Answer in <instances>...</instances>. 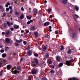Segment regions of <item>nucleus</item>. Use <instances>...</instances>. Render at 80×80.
<instances>
[{"label": "nucleus", "mask_w": 80, "mask_h": 80, "mask_svg": "<svg viewBox=\"0 0 80 80\" xmlns=\"http://www.w3.org/2000/svg\"><path fill=\"white\" fill-rule=\"evenodd\" d=\"M6 60L5 59H2V58L0 59V67H2V64H5Z\"/></svg>", "instance_id": "nucleus-1"}, {"label": "nucleus", "mask_w": 80, "mask_h": 80, "mask_svg": "<svg viewBox=\"0 0 80 80\" xmlns=\"http://www.w3.org/2000/svg\"><path fill=\"white\" fill-rule=\"evenodd\" d=\"M32 67H37V65H38V62L37 60L36 59L33 62H32Z\"/></svg>", "instance_id": "nucleus-2"}, {"label": "nucleus", "mask_w": 80, "mask_h": 80, "mask_svg": "<svg viewBox=\"0 0 80 80\" xmlns=\"http://www.w3.org/2000/svg\"><path fill=\"white\" fill-rule=\"evenodd\" d=\"M74 62V60L72 59V60H70L69 61L67 60L66 62V64L68 66H70L71 65V63H72Z\"/></svg>", "instance_id": "nucleus-3"}, {"label": "nucleus", "mask_w": 80, "mask_h": 80, "mask_svg": "<svg viewBox=\"0 0 80 80\" xmlns=\"http://www.w3.org/2000/svg\"><path fill=\"white\" fill-rule=\"evenodd\" d=\"M72 39H75L78 37L77 33L75 32H72L71 34Z\"/></svg>", "instance_id": "nucleus-4"}, {"label": "nucleus", "mask_w": 80, "mask_h": 80, "mask_svg": "<svg viewBox=\"0 0 80 80\" xmlns=\"http://www.w3.org/2000/svg\"><path fill=\"white\" fill-rule=\"evenodd\" d=\"M72 17H73V18H74V19L75 20V21H76V22H77V20L76 19V18H78L79 17V16H78V15H77L76 14H74V15L72 14ZM76 17V18L75 17Z\"/></svg>", "instance_id": "nucleus-5"}, {"label": "nucleus", "mask_w": 80, "mask_h": 80, "mask_svg": "<svg viewBox=\"0 0 80 80\" xmlns=\"http://www.w3.org/2000/svg\"><path fill=\"white\" fill-rule=\"evenodd\" d=\"M38 70H36V69H33L31 73L33 75H35L36 74Z\"/></svg>", "instance_id": "nucleus-6"}, {"label": "nucleus", "mask_w": 80, "mask_h": 80, "mask_svg": "<svg viewBox=\"0 0 80 80\" xmlns=\"http://www.w3.org/2000/svg\"><path fill=\"white\" fill-rule=\"evenodd\" d=\"M33 52H32L31 51V50H28V51L27 52V54L29 56H31Z\"/></svg>", "instance_id": "nucleus-7"}, {"label": "nucleus", "mask_w": 80, "mask_h": 80, "mask_svg": "<svg viewBox=\"0 0 80 80\" xmlns=\"http://www.w3.org/2000/svg\"><path fill=\"white\" fill-rule=\"evenodd\" d=\"M48 48V45H46V46H44L43 48H42L43 50L44 51H45L47 50Z\"/></svg>", "instance_id": "nucleus-8"}, {"label": "nucleus", "mask_w": 80, "mask_h": 80, "mask_svg": "<svg viewBox=\"0 0 80 80\" xmlns=\"http://www.w3.org/2000/svg\"><path fill=\"white\" fill-rule=\"evenodd\" d=\"M7 23L9 26H10L11 25H13L14 24L13 22H11L10 23L9 22H8V21H7Z\"/></svg>", "instance_id": "nucleus-9"}, {"label": "nucleus", "mask_w": 80, "mask_h": 80, "mask_svg": "<svg viewBox=\"0 0 80 80\" xmlns=\"http://www.w3.org/2000/svg\"><path fill=\"white\" fill-rule=\"evenodd\" d=\"M68 80H80L78 78H76V77H73L72 78H69Z\"/></svg>", "instance_id": "nucleus-10"}, {"label": "nucleus", "mask_w": 80, "mask_h": 80, "mask_svg": "<svg viewBox=\"0 0 80 80\" xmlns=\"http://www.w3.org/2000/svg\"><path fill=\"white\" fill-rule=\"evenodd\" d=\"M5 42L6 43H7L8 44V43H9V42H10V40L9 38H6L5 39Z\"/></svg>", "instance_id": "nucleus-11"}, {"label": "nucleus", "mask_w": 80, "mask_h": 80, "mask_svg": "<svg viewBox=\"0 0 80 80\" xmlns=\"http://www.w3.org/2000/svg\"><path fill=\"white\" fill-rule=\"evenodd\" d=\"M50 24V22H45L43 25L44 26H47L48 25H49Z\"/></svg>", "instance_id": "nucleus-12"}, {"label": "nucleus", "mask_w": 80, "mask_h": 80, "mask_svg": "<svg viewBox=\"0 0 80 80\" xmlns=\"http://www.w3.org/2000/svg\"><path fill=\"white\" fill-rule=\"evenodd\" d=\"M0 9L1 12H3L5 11V10L2 5H0Z\"/></svg>", "instance_id": "nucleus-13"}, {"label": "nucleus", "mask_w": 80, "mask_h": 80, "mask_svg": "<svg viewBox=\"0 0 80 80\" xmlns=\"http://www.w3.org/2000/svg\"><path fill=\"white\" fill-rule=\"evenodd\" d=\"M13 28L15 29H18V28H19L20 27L19 25H15L13 27Z\"/></svg>", "instance_id": "nucleus-14"}, {"label": "nucleus", "mask_w": 80, "mask_h": 80, "mask_svg": "<svg viewBox=\"0 0 80 80\" xmlns=\"http://www.w3.org/2000/svg\"><path fill=\"white\" fill-rule=\"evenodd\" d=\"M12 68V67L10 65H8L7 66V70H10Z\"/></svg>", "instance_id": "nucleus-15"}, {"label": "nucleus", "mask_w": 80, "mask_h": 80, "mask_svg": "<svg viewBox=\"0 0 80 80\" xmlns=\"http://www.w3.org/2000/svg\"><path fill=\"white\" fill-rule=\"evenodd\" d=\"M56 59L57 61L59 62L60 60V58L59 56H57L56 57Z\"/></svg>", "instance_id": "nucleus-16"}, {"label": "nucleus", "mask_w": 80, "mask_h": 80, "mask_svg": "<svg viewBox=\"0 0 80 80\" xmlns=\"http://www.w3.org/2000/svg\"><path fill=\"white\" fill-rule=\"evenodd\" d=\"M68 0H62V2L63 4H66L67 3Z\"/></svg>", "instance_id": "nucleus-17"}, {"label": "nucleus", "mask_w": 80, "mask_h": 80, "mask_svg": "<svg viewBox=\"0 0 80 80\" xmlns=\"http://www.w3.org/2000/svg\"><path fill=\"white\" fill-rule=\"evenodd\" d=\"M63 65V63H59V65H58V66L60 68H61L62 67Z\"/></svg>", "instance_id": "nucleus-18"}, {"label": "nucleus", "mask_w": 80, "mask_h": 80, "mask_svg": "<svg viewBox=\"0 0 80 80\" xmlns=\"http://www.w3.org/2000/svg\"><path fill=\"white\" fill-rule=\"evenodd\" d=\"M6 56L7 54H6L5 53H3L2 54V58H5V57H6Z\"/></svg>", "instance_id": "nucleus-19"}, {"label": "nucleus", "mask_w": 80, "mask_h": 80, "mask_svg": "<svg viewBox=\"0 0 80 80\" xmlns=\"http://www.w3.org/2000/svg\"><path fill=\"white\" fill-rule=\"evenodd\" d=\"M71 52L72 50H71V49H68L67 51V53L68 54H71Z\"/></svg>", "instance_id": "nucleus-20"}, {"label": "nucleus", "mask_w": 80, "mask_h": 80, "mask_svg": "<svg viewBox=\"0 0 80 80\" xmlns=\"http://www.w3.org/2000/svg\"><path fill=\"white\" fill-rule=\"evenodd\" d=\"M34 34L36 36V37H38V32H34Z\"/></svg>", "instance_id": "nucleus-21"}, {"label": "nucleus", "mask_w": 80, "mask_h": 80, "mask_svg": "<svg viewBox=\"0 0 80 80\" xmlns=\"http://www.w3.org/2000/svg\"><path fill=\"white\" fill-rule=\"evenodd\" d=\"M50 72L49 73H50L51 74H52V73L54 74L55 73V71L53 70H51Z\"/></svg>", "instance_id": "nucleus-22"}, {"label": "nucleus", "mask_w": 80, "mask_h": 80, "mask_svg": "<svg viewBox=\"0 0 80 80\" xmlns=\"http://www.w3.org/2000/svg\"><path fill=\"white\" fill-rule=\"evenodd\" d=\"M27 17L28 19H31L32 17V16L31 15H30L29 16H27Z\"/></svg>", "instance_id": "nucleus-23"}, {"label": "nucleus", "mask_w": 80, "mask_h": 80, "mask_svg": "<svg viewBox=\"0 0 80 80\" xmlns=\"http://www.w3.org/2000/svg\"><path fill=\"white\" fill-rule=\"evenodd\" d=\"M17 69L18 70H21V68L20 67V65H18Z\"/></svg>", "instance_id": "nucleus-24"}, {"label": "nucleus", "mask_w": 80, "mask_h": 80, "mask_svg": "<svg viewBox=\"0 0 80 80\" xmlns=\"http://www.w3.org/2000/svg\"><path fill=\"white\" fill-rule=\"evenodd\" d=\"M75 8L76 11H78L79 8L78 7H75Z\"/></svg>", "instance_id": "nucleus-25"}, {"label": "nucleus", "mask_w": 80, "mask_h": 80, "mask_svg": "<svg viewBox=\"0 0 80 80\" xmlns=\"http://www.w3.org/2000/svg\"><path fill=\"white\" fill-rule=\"evenodd\" d=\"M35 28L34 27V26H33L32 28H31L30 29L31 31H34L35 30Z\"/></svg>", "instance_id": "nucleus-26"}, {"label": "nucleus", "mask_w": 80, "mask_h": 80, "mask_svg": "<svg viewBox=\"0 0 80 80\" xmlns=\"http://www.w3.org/2000/svg\"><path fill=\"white\" fill-rule=\"evenodd\" d=\"M20 18L21 19H23V18H24V16L23 15H21L20 17Z\"/></svg>", "instance_id": "nucleus-27"}, {"label": "nucleus", "mask_w": 80, "mask_h": 80, "mask_svg": "<svg viewBox=\"0 0 80 80\" xmlns=\"http://www.w3.org/2000/svg\"><path fill=\"white\" fill-rule=\"evenodd\" d=\"M16 42L19 43H20L21 42H22V39H20V41L19 40H16Z\"/></svg>", "instance_id": "nucleus-28"}, {"label": "nucleus", "mask_w": 80, "mask_h": 80, "mask_svg": "<svg viewBox=\"0 0 80 80\" xmlns=\"http://www.w3.org/2000/svg\"><path fill=\"white\" fill-rule=\"evenodd\" d=\"M45 37L46 38H47V39H48V38H49V36L48 34H46L45 36Z\"/></svg>", "instance_id": "nucleus-29"}, {"label": "nucleus", "mask_w": 80, "mask_h": 80, "mask_svg": "<svg viewBox=\"0 0 80 80\" xmlns=\"http://www.w3.org/2000/svg\"><path fill=\"white\" fill-rule=\"evenodd\" d=\"M13 72L14 74H17V73L18 72V71H17V70H15L14 71H13Z\"/></svg>", "instance_id": "nucleus-30"}, {"label": "nucleus", "mask_w": 80, "mask_h": 80, "mask_svg": "<svg viewBox=\"0 0 80 80\" xmlns=\"http://www.w3.org/2000/svg\"><path fill=\"white\" fill-rule=\"evenodd\" d=\"M37 12H38V11L37 10H35L34 12V14L35 15H36L37 14Z\"/></svg>", "instance_id": "nucleus-31"}, {"label": "nucleus", "mask_w": 80, "mask_h": 80, "mask_svg": "<svg viewBox=\"0 0 80 80\" xmlns=\"http://www.w3.org/2000/svg\"><path fill=\"white\" fill-rule=\"evenodd\" d=\"M34 56L35 57H38L39 54L38 53H34Z\"/></svg>", "instance_id": "nucleus-32"}, {"label": "nucleus", "mask_w": 80, "mask_h": 80, "mask_svg": "<svg viewBox=\"0 0 80 80\" xmlns=\"http://www.w3.org/2000/svg\"><path fill=\"white\" fill-rule=\"evenodd\" d=\"M9 49V47H5V51H8Z\"/></svg>", "instance_id": "nucleus-33"}, {"label": "nucleus", "mask_w": 80, "mask_h": 80, "mask_svg": "<svg viewBox=\"0 0 80 80\" xmlns=\"http://www.w3.org/2000/svg\"><path fill=\"white\" fill-rule=\"evenodd\" d=\"M61 48H60V49L61 50H62L64 49V46H62V45L61 46Z\"/></svg>", "instance_id": "nucleus-34"}, {"label": "nucleus", "mask_w": 80, "mask_h": 80, "mask_svg": "<svg viewBox=\"0 0 80 80\" xmlns=\"http://www.w3.org/2000/svg\"><path fill=\"white\" fill-rule=\"evenodd\" d=\"M10 31H7L6 32V35H9L10 34Z\"/></svg>", "instance_id": "nucleus-35"}, {"label": "nucleus", "mask_w": 80, "mask_h": 80, "mask_svg": "<svg viewBox=\"0 0 80 80\" xmlns=\"http://www.w3.org/2000/svg\"><path fill=\"white\" fill-rule=\"evenodd\" d=\"M3 70H2L1 72H0V75H3Z\"/></svg>", "instance_id": "nucleus-36"}, {"label": "nucleus", "mask_w": 80, "mask_h": 80, "mask_svg": "<svg viewBox=\"0 0 80 80\" xmlns=\"http://www.w3.org/2000/svg\"><path fill=\"white\" fill-rule=\"evenodd\" d=\"M15 45L16 46H18L19 44L17 42H15Z\"/></svg>", "instance_id": "nucleus-37"}, {"label": "nucleus", "mask_w": 80, "mask_h": 80, "mask_svg": "<svg viewBox=\"0 0 80 80\" xmlns=\"http://www.w3.org/2000/svg\"><path fill=\"white\" fill-rule=\"evenodd\" d=\"M48 57H49V54L48 53H47V55L46 56V58H48Z\"/></svg>", "instance_id": "nucleus-38"}, {"label": "nucleus", "mask_w": 80, "mask_h": 80, "mask_svg": "<svg viewBox=\"0 0 80 80\" xmlns=\"http://www.w3.org/2000/svg\"><path fill=\"white\" fill-rule=\"evenodd\" d=\"M48 63L49 64H51L52 63V61H47Z\"/></svg>", "instance_id": "nucleus-39"}, {"label": "nucleus", "mask_w": 80, "mask_h": 80, "mask_svg": "<svg viewBox=\"0 0 80 80\" xmlns=\"http://www.w3.org/2000/svg\"><path fill=\"white\" fill-rule=\"evenodd\" d=\"M3 15L2 16L3 17H4L6 15V13L5 12H3Z\"/></svg>", "instance_id": "nucleus-40"}, {"label": "nucleus", "mask_w": 80, "mask_h": 80, "mask_svg": "<svg viewBox=\"0 0 80 80\" xmlns=\"http://www.w3.org/2000/svg\"><path fill=\"white\" fill-rule=\"evenodd\" d=\"M23 43L25 45L27 44V42L26 41H24L23 42Z\"/></svg>", "instance_id": "nucleus-41"}, {"label": "nucleus", "mask_w": 80, "mask_h": 80, "mask_svg": "<svg viewBox=\"0 0 80 80\" xmlns=\"http://www.w3.org/2000/svg\"><path fill=\"white\" fill-rule=\"evenodd\" d=\"M31 80V77L30 76H28V80Z\"/></svg>", "instance_id": "nucleus-42"}, {"label": "nucleus", "mask_w": 80, "mask_h": 80, "mask_svg": "<svg viewBox=\"0 0 80 80\" xmlns=\"http://www.w3.org/2000/svg\"><path fill=\"white\" fill-rule=\"evenodd\" d=\"M15 13L17 15H19L20 14L18 12H16Z\"/></svg>", "instance_id": "nucleus-43"}, {"label": "nucleus", "mask_w": 80, "mask_h": 80, "mask_svg": "<svg viewBox=\"0 0 80 80\" xmlns=\"http://www.w3.org/2000/svg\"><path fill=\"white\" fill-rule=\"evenodd\" d=\"M0 51L1 52H4L5 51V50L4 49H1Z\"/></svg>", "instance_id": "nucleus-44"}, {"label": "nucleus", "mask_w": 80, "mask_h": 80, "mask_svg": "<svg viewBox=\"0 0 80 80\" xmlns=\"http://www.w3.org/2000/svg\"><path fill=\"white\" fill-rule=\"evenodd\" d=\"M4 27H6L7 26V23H4Z\"/></svg>", "instance_id": "nucleus-45"}, {"label": "nucleus", "mask_w": 80, "mask_h": 80, "mask_svg": "<svg viewBox=\"0 0 80 80\" xmlns=\"http://www.w3.org/2000/svg\"><path fill=\"white\" fill-rule=\"evenodd\" d=\"M41 80H47V78H42Z\"/></svg>", "instance_id": "nucleus-46"}, {"label": "nucleus", "mask_w": 80, "mask_h": 80, "mask_svg": "<svg viewBox=\"0 0 80 80\" xmlns=\"http://www.w3.org/2000/svg\"><path fill=\"white\" fill-rule=\"evenodd\" d=\"M55 33L56 34H58V32L57 31H56L55 32Z\"/></svg>", "instance_id": "nucleus-47"}, {"label": "nucleus", "mask_w": 80, "mask_h": 80, "mask_svg": "<svg viewBox=\"0 0 80 80\" xmlns=\"http://www.w3.org/2000/svg\"><path fill=\"white\" fill-rule=\"evenodd\" d=\"M9 8L10 10H12V6H9Z\"/></svg>", "instance_id": "nucleus-48"}, {"label": "nucleus", "mask_w": 80, "mask_h": 80, "mask_svg": "<svg viewBox=\"0 0 80 80\" xmlns=\"http://www.w3.org/2000/svg\"><path fill=\"white\" fill-rule=\"evenodd\" d=\"M6 10L8 12V11H9V8H6Z\"/></svg>", "instance_id": "nucleus-49"}, {"label": "nucleus", "mask_w": 80, "mask_h": 80, "mask_svg": "<svg viewBox=\"0 0 80 80\" xmlns=\"http://www.w3.org/2000/svg\"><path fill=\"white\" fill-rule=\"evenodd\" d=\"M9 13H13V10H10V12H9Z\"/></svg>", "instance_id": "nucleus-50"}, {"label": "nucleus", "mask_w": 80, "mask_h": 80, "mask_svg": "<svg viewBox=\"0 0 80 80\" xmlns=\"http://www.w3.org/2000/svg\"><path fill=\"white\" fill-rule=\"evenodd\" d=\"M10 29L11 31H14V28H10Z\"/></svg>", "instance_id": "nucleus-51"}, {"label": "nucleus", "mask_w": 80, "mask_h": 80, "mask_svg": "<svg viewBox=\"0 0 80 80\" xmlns=\"http://www.w3.org/2000/svg\"><path fill=\"white\" fill-rule=\"evenodd\" d=\"M48 12H51V10L50 8H48Z\"/></svg>", "instance_id": "nucleus-52"}, {"label": "nucleus", "mask_w": 80, "mask_h": 80, "mask_svg": "<svg viewBox=\"0 0 80 80\" xmlns=\"http://www.w3.org/2000/svg\"><path fill=\"white\" fill-rule=\"evenodd\" d=\"M35 78L37 80H38L39 79V77H35Z\"/></svg>", "instance_id": "nucleus-53"}, {"label": "nucleus", "mask_w": 80, "mask_h": 80, "mask_svg": "<svg viewBox=\"0 0 80 80\" xmlns=\"http://www.w3.org/2000/svg\"><path fill=\"white\" fill-rule=\"evenodd\" d=\"M27 24H28V25L30 24V21H28L27 22Z\"/></svg>", "instance_id": "nucleus-54"}, {"label": "nucleus", "mask_w": 80, "mask_h": 80, "mask_svg": "<svg viewBox=\"0 0 80 80\" xmlns=\"http://www.w3.org/2000/svg\"><path fill=\"white\" fill-rule=\"evenodd\" d=\"M52 17H53V15H51L49 16V18H52Z\"/></svg>", "instance_id": "nucleus-55"}, {"label": "nucleus", "mask_w": 80, "mask_h": 80, "mask_svg": "<svg viewBox=\"0 0 80 80\" xmlns=\"http://www.w3.org/2000/svg\"><path fill=\"white\" fill-rule=\"evenodd\" d=\"M24 8H23V7H22L21 8V10L22 11H23V10H24Z\"/></svg>", "instance_id": "nucleus-56"}, {"label": "nucleus", "mask_w": 80, "mask_h": 80, "mask_svg": "<svg viewBox=\"0 0 80 80\" xmlns=\"http://www.w3.org/2000/svg\"><path fill=\"white\" fill-rule=\"evenodd\" d=\"M23 60V58H21V59L20 60V62H22Z\"/></svg>", "instance_id": "nucleus-57"}, {"label": "nucleus", "mask_w": 80, "mask_h": 80, "mask_svg": "<svg viewBox=\"0 0 80 80\" xmlns=\"http://www.w3.org/2000/svg\"><path fill=\"white\" fill-rule=\"evenodd\" d=\"M33 20H30V23L32 22H33Z\"/></svg>", "instance_id": "nucleus-58"}, {"label": "nucleus", "mask_w": 80, "mask_h": 80, "mask_svg": "<svg viewBox=\"0 0 80 80\" xmlns=\"http://www.w3.org/2000/svg\"><path fill=\"white\" fill-rule=\"evenodd\" d=\"M5 6V7H8V2H7V4H6Z\"/></svg>", "instance_id": "nucleus-59"}, {"label": "nucleus", "mask_w": 80, "mask_h": 80, "mask_svg": "<svg viewBox=\"0 0 80 80\" xmlns=\"http://www.w3.org/2000/svg\"><path fill=\"white\" fill-rule=\"evenodd\" d=\"M8 5H10V3L9 2H8Z\"/></svg>", "instance_id": "nucleus-60"}, {"label": "nucleus", "mask_w": 80, "mask_h": 80, "mask_svg": "<svg viewBox=\"0 0 80 80\" xmlns=\"http://www.w3.org/2000/svg\"><path fill=\"white\" fill-rule=\"evenodd\" d=\"M21 32L22 33H23L24 32V31L23 30H22L21 31Z\"/></svg>", "instance_id": "nucleus-61"}, {"label": "nucleus", "mask_w": 80, "mask_h": 80, "mask_svg": "<svg viewBox=\"0 0 80 80\" xmlns=\"http://www.w3.org/2000/svg\"><path fill=\"white\" fill-rule=\"evenodd\" d=\"M2 35H4V34H5V32H2Z\"/></svg>", "instance_id": "nucleus-62"}, {"label": "nucleus", "mask_w": 80, "mask_h": 80, "mask_svg": "<svg viewBox=\"0 0 80 80\" xmlns=\"http://www.w3.org/2000/svg\"><path fill=\"white\" fill-rule=\"evenodd\" d=\"M51 67H52V68H55V67H54V65H52L51 66Z\"/></svg>", "instance_id": "nucleus-63"}, {"label": "nucleus", "mask_w": 80, "mask_h": 80, "mask_svg": "<svg viewBox=\"0 0 80 80\" xmlns=\"http://www.w3.org/2000/svg\"><path fill=\"white\" fill-rule=\"evenodd\" d=\"M29 47H28V48H26V49H27V50H28L29 49Z\"/></svg>", "instance_id": "nucleus-64"}]
</instances>
